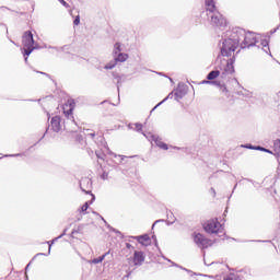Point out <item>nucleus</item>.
I'll return each instance as SVG.
<instances>
[{"mask_svg": "<svg viewBox=\"0 0 280 280\" xmlns=\"http://www.w3.org/2000/svg\"><path fill=\"white\" fill-rule=\"evenodd\" d=\"M84 229L83 225H79L78 229L72 230L71 237H75V233H82V230Z\"/></svg>", "mask_w": 280, "mask_h": 280, "instance_id": "21", "label": "nucleus"}, {"mask_svg": "<svg viewBox=\"0 0 280 280\" xmlns=\"http://www.w3.org/2000/svg\"><path fill=\"white\" fill-rule=\"evenodd\" d=\"M241 46V49H246L249 47H262L265 54H270V46L268 39H260L253 32L246 33V30L242 27H235L229 38L222 42L221 56L226 58L231 57L229 60L221 61L223 69L221 68V78L226 80L229 75L235 73V50Z\"/></svg>", "mask_w": 280, "mask_h": 280, "instance_id": "1", "label": "nucleus"}, {"mask_svg": "<svg viewBox=\"0 0 280 280\" xmlns=\"http://www.w3.org/2000/svg\"><path fill=\"white\" fill-rule=\"evenodd\" d=\"M59 3H61V5H63V8H70L69 3H67V1L65 0H58Z\"/></svg>", "mask_w": 280, "mask_h": 280, "instance_id": "26", "label": "nucleus"}, {"mask_svg": "<svg viewBox=\"0 0 280 280\" xmlns=\"http://www.w3.org/2000/svg\"><path fill=\"white\" fill-rule=\"evenodd\" d=\"M245 148H247V150H255V145H253V144H247Z\"/></svg>", "mask_w": 280, "mask_h": 280, "instance_id": "33", "label": "nucleus"}, {"mask_svg": "<svg viewBox=\"0 0 280 280\" xmlns=\"http://www.w3.org/2000/svg\"><path fill=\"white\" fill-rule=\"evenodd\" d=\"M107 229H109V231H113V233H116L117 235H121V232L110 225L107 226Z\"/></svg>", "mask_w": 280, "mask_h": 280, "instance_id": "24", "label": "nucleus"}, {"mask_svg": "<svg viewBox=\"0 0 280 280\" xmlns=\"http://www.w3.org/2000/svg\"><path fill=\"white\" fill-rule=\"evenodd\" d=\"M114 156H115V159H117V158L119 159V163H124V159H126V156H124V155L117 156V154H115Z\"/></svg>", "mask_w": 280, "mask_h": 280, "instance_id": "29", "label": "nucleus"}, {"mask_svg": "<svg viewBox=\"0 0 280 280\" xmlns=\"http://www.w3.org/2000/svg\"><path fill=\"white\" fill-rule=\"evenodd\" d=\"M135 240L139 242V244H142L143 246H148V242H150V236L148 234H143L140 236H136Z\"/></svg>", "mask_w": 280, "mask_h": 280, "instance_id": "12", "label": "nucleus"}, {"mask_svg": "<svg viewBox=\"0 0 280 280\" xmlns=\"http://www.w3.org/2000/svg\"><path fill=\"white\" fill-rule=\"evenodd\" d=\"M159 222H165V220H158V221H155V222L153 223V225H152V229H154V226H156V224H159Z\"/></svg>", "mask_w": 280, "mask_h": 280, "instance_id": "34", "label": "nucleus"}, {"mask_svg": "<svg viewBox=\"0 0 280 280\" xmlns=\"http://www.w3.org/2000/svg\"><path fill=\"white\" fill-rule=\"evenodd\" d=\"M127 248H132V245L130 243L126 244Z\"/></svg>", "mask_w": 280, "mask_h": 280, "instance_id": "41", "label": "nucleus"}, {"mask_svg": "<svg viewBox=\"0 0 280 280\" xmlns=\"http://www.w3.org/2000/svg\"><path fill=\"white\" fill-rule=\"evenodd\" d=\"M114 80H117V89L119 91V83L121 82V77L115 72H113Z\"/></svg>", "mask_w": 280, "mask_h": 280, "instance_id": "22", "label": "nucleus"}, {"mask_svg": "<svg viewBox=\"0 0 280 280\" xmlns=\"http://www.w3.org/2000/svg\"><path fill=\"white\" fill-rule=\"evenodd\" d=\"M28 267H30V265L26 266V270H27Z\"/></svg>", "mask_w": 280, "mask_h": 280, "instance_id": "53", "label": "nucleus"}, {"mask_svg": "<svg viewBox=\"0 0 280 280\" xmlns=\"http://www.w3.org/2000/svg\"><path fill=\"white\" fill-rule=\"evenodd\" d=\"M119 54H121V43H116L114 45L113 56L115 57Z\"/></svg>", "mask_w": 280, "mask_h": 280, "instance_id": "17", "label": "nucleus"}, {"mask_svg": "<svg viewBox=\"0 0 280 280\" xmlns=\"http://www.w3.org/2000/svg\"><path fill=\"white\" fill-rule=\"evenodd\" d=\"M50 127L54 132H60L62 130V124L60 116H55L50 120Z\"/></svg>", "mask_w": 280, "mask_h": 280, "instance_id": "8", "label": "nucleus"}, {"mask_svg": "<svg viewBox=\"0 0 280 280\" xmlns=\"http://www.w3.org/2000/svg\"><path fill=\"white\" fill-rule=\"evenodd\" d=\"M65 115L70 121H72V124H75V119L73 118V108L65 112Z\"/></svg>", "mask_w": 280, "mask_h": 280, "instance_id": "18", "label": "nucleus"}, {"mask_svg": "<svg viewBox=\"0 0 280 280\" xmlns=\"http://www.w3.org/2000/svg\"><path fill=\"white\" fill-rule=\"evenodd\" d=\"M254 149L258 150L259 152H266V148L260 147V145H256Z\"/></svg>", "mask_w": 280, "mask_h": 280, "instance_id": "27", "label": "nucleus"}, {"mask_svg": "<svg viewBox=\"0 0 280 280\" xmlns=\"http://www.w3.org/2000/svg\"><path fill=\"white\" fill-rule=\"evenodd\" d=\"M265 152H267V154H272V151H270V149H265Z\"/></svg>", "mask_w": 280, "mask_h": 280, "instance_id": "39", "label": "nucleus"}, {"mask_svg": "<svg viewBox=\"0 0 280 280\" xmlns=\"http://www.w3.org/2000/svg\"><path fill=\"white\" fill-rule=\"evenodd\" d=\"M116 62H114V63H107L105 67H104V69H115V67H116Z\"/></svg>", "mask_w": 280, "mask_h": 280, "instance_id": "25", "label": "nucleus"}, {"mask_svg": "<svg viewBox=\"0 0 280 280\" xmlns=\"http://www.w3.org/2000/svg\"><path fill=\"white\" fill-rule=\"evenodd\" d=\"M34 34H32V31L24 32L22 36L24 57L30 56L32 51L36 49V47H34Z\"/></svg>", "mask_w": 280, "mask_h": 280, "instance_id": "3", "label": "nucleus"}, {"mask_svg": "<svg viewBox=\"0 0 280 280\" xmlns=\"http://www.w3.org/2000/svg\"><path fill=\"white\" fill-rule=\"evenodd\" d=\"M37 73H40L42 75H46V78H50V75H49V74H47L46 72L37 71Z\"/></svg>", "mask_w": 280, "mask_h": 280, "instance_id": "35", "label": "nucleus"}, {"mask_svg": "<svg viewBox=\"0 0 280 280\" xmlns=\"http://www.w3.org/2000/svg\"><path fill=\"white\" fill-rule=\"evenodd\" d=\"M133 266H142L143 261H145V254H143V252H135L133 253Z\"/></svg>", "mask_w": 280, "mask_h": 280, "instance_id": "9", "label": "nucleus"}, {"mask_svg": "<svg viewBox=\"0 0 280 280\" xmlns=\"http://www.w3.org/2000/svg\"><path fill=\"white\" fill-rule=\"evenodd\" d=\"M275 32H277V28H275L273 31H271V34H275Z\"/></svg>", "mask_w": 280, "mask_h": 280, "instance_id": "44", "label": "nucleus"}, {"mask_svg": "<svg viewBox=\"0 0 280 280\" xmlns=\"http://www.w3.org/2000/svg\"><path fill=\"white\" fill-rule=\"evenodd\" d=\"M202 84H213L221 91V93H229V89H226V84H224V82L222 81L205 80L202 81Z\"/></svg>", "mask_w": 280, "mask_h": 280, "instance_id": "7", "label": "nucleus"}, {"mask_svg": "<svg viewBox=\"0 0 280 280\" xmlns=\"http://www.w3.org/2000/svg\"><path fill=\"white\" fill-rule=\"evenodd\" d=\"M92 200H95V195H92Z\"/></svg>", "mask_w": 280, "mask_h": 280, "instance_id": "46", "label": "nucleus"}, {"mask_svg": "<svg viewBox=\"0 0 280 280\" xmlns=\"http://www.w3.org/2000/svg\"><path fill=\"white\" fill-rule=\"evenodd\" d=\"M5 156H23V154L18 153V154H11V155H5Z\"/></svg>", "mask_w": 280, "mask_h": 280, "instance_id": "37", "label": "nucleus"}, {"mask_svg": "<svg viewBox=\"0 0 280 280\" xmlns=\"http://www.w3.org/2000/svg\"><path fill=\"white\" fill-rule=\"evenodd\" d=\"M194 242L198 248H209V246H211V241L201 233L195 234Z\"/></svg>", "mask_w": 280, "mask_h": 280, "instance_id": "5", "label": "nucleus"}, {"mask_svg": "<svg viewBox=\"0 0 280 280\" xmlns=\"http://www.w3.org/2000/svg\"><path fill=\"white\" fill-rule=\"evenodd\" d=\"M210 191H211L212 196H215V188H211Z\"/></svg>", "mask_w": 280, "mask_h": 280, "instance_id": "38", "label": "nucleus"}, {"mask_svg": "<svg viewBox=\"0 0 280 280\" xmlns=\"http://www.w3.org/2000/svg\"><path fill=\"white\" fill-rule=\"evenodd\" d=\"M172 97H174V95L172 93H170L163 101H161L152 110H156V108H159V106H161V104H164V102H167L168 100H171Z\"/></svg>", "mask_w": 280, "mask_h": 280, "instance_id": "19", "label": "nucleus"}, {"mask_svg": "<svg viewBox=\"0 0 280 280\" xmlns=\"http://www.w3.org/2000/svg\"><path fill=\"white\" fill-rule=\"evenodd\" d=\"M108 255H110V250L106 252L98 258H93L92 260H90V264H94V265L102 264L106 259V257H108Z\"/></svg>", "mask_w": 280, "mask_h": 280, "instance_id": "13", "label": "nucleus"}, {"mask_svg": "<svg viewBox=\"0 0 280 280\" xmlns=\"http://www.w3.org/2000/svg\"><path fill=\"white\" fill-rule=\"evenodd\" d=\"M85 137H88L90 139H95V132L91 129H86L85 130Z\"/></svg>", "mask_w": 280, "mask_h": 280, "instance_id": "20", "label": "nucleus"}, {"mask_svg": "<svg viewBox=\"0 0 280 280\" xmlns=\"http://www.w3.org/2000/svg\"><path fill=\"white\" fill-rule=\"evenodd\" d=\"M147 139H149V141H154L155 145H158V148H161V150H168L167 143L163 142V140H161V138H159L158 136L154 135H145L143 133Z\"/></svg>", "mask_w": 280, "mask_h": 280, "instance_id": "6", "label": "nucleus"}, {"mask_svg": "<svg viewBox=\"0 0 280 280\" xmlns=\"http://www.w3.org/2000/svg\"><path fill=\"white\" fill-rule=\"evenodd\" d=\"M67 235V229L63 230V232L59 235V238L62 240Z\"/></svg>", "mask_w": 280, "mask_h": 280, "instance_id": "31", "label": "nucleus"}, {"mask_svg": "<svg viewBox=\"0 0 280 280\" xmlns=\"http://www.w3.org/2000/svg\"><path fill=\"white\" fill-rule=\"evenodd\" d=\"M25 62H27V57L24 58Z\"/></svg>", "mask_w": 280, "mask_h": 280, "instance_id": "49", "label": "nucleus"}, {"mask_svg": "<svg viewBox=\"0 0 280 280\" xmlns=\"http://www.w3.org/2000/svg\"><path fill=\"white\" fill-rule=\"evenodd\" d=\"M37 255H45V254L40 253V254H37Z\"/></svg>", "mask_w": 280, "mask_h": 280, "instance_id": "52", "label": "nucleus"}, {"mask_svg": "<svg viewBox=\"0 0 280 280\" xmlns=\"http://www.w3.org/2000/svg\"><path fill=\"white\" fill-rule=\"evenodd\" d=\"M222 230H223L222 224L220 223V221H218V219L210 220L205 225V231L207 233H222Z\"/></svg>", "mask_w": 280, "mask_h": 280, "instance_id": "4", "label": "nucleus"}, {"mask_svg": "<svg viewBox=\"0 0 280 280\" xmlns=\"http://www.w3.org/2000/svg\"><path fill=\"white\" fill-rule=\"evenodd\" d=\"M58 240H60V236H57V237H55L52 241H50L51 242V244H54L55 242H58Z\"/></svg>", "mask_w": 280, "mask_h": 280, "instance_id": "36", "label": "nucleus"}, {"mask_svg": "<svg viewBox=\"0 0 280 280\" xmlns=\"http://www.w3.org/2000/svg\"><path fill=\"white\" fill-rule=\"evenodd\" d=\"M101 218H102L103 222H105V223H106V220H104V218H103V217H101Z\"/></svg>", "mask_w": 280, "mask_h": 280, "instance_id": "48", "label": "nucleus"}, {"mask_svg": "<svg viewBox=\"0 0 280 280\" xmlns=\"http://www.w3.org/2000/svg\"><path fill=\"white\" fill-rule=\"evenodd\" d=\"M219 75H220V70H212L208 73L207 80H210L211 82H213V80H215V78H218Z\"/></svg>", "mask_w": 280, "mask_h": 280, "instance_id": "15", "label": "nucleus"}, {"mask_svg": "<svg viewBox=\"0 0 280 280\" xmlns=\"http://www.w3.org/2000/svg\"><path fill=\"white\" fill-rule=\"evenodd\" d=\"M11 43H13V45H15L14 40H11Z\"/></svg>", "mask_w": 280, "mask_h": 280, "instance_id": "51", "label": "nucleus"}, {"mask_svg": "<svg viewBox=\"0 0 280 280\" xmlns=\"http://www.w3.org/2000/svg\"><path fill=\"white\" fill-rule=\"evenodd\" d=\"M115 62H126L128 60V54L119 52L118 55L114 56Z\"/></svg>", "mask_w": 280, "mask_h": 280, "instance_id": "14", "label": "nucleus"}, {"mask_svg": "<svg viewBox=\"0 0 280 280\" xmlns=\"http://www.w3.org/2000/svg\"><path fill=\"white\" fill-rule=\"evenodd\" d=\"M167 224H174L176 222V217H174V212L170 211L166 213Z\"/></svg>", "mask_w": 280, "mask_h": 280, "instance_id": "16", "label": "nucleus"}, {"mask_svg": "<svg viewBox=\"0 0 280 280\" xmlns=\"http://www.w3.org/2000/svg\"><path fill=\"white\" fill-rule=\"evenodd\" d=\"M174 149H175V150H180V148H178V147H174Z\"/></svg>", "mask_w": 280, "mask_h": 280, "instance_id": "45", "label": "nucleus"}, {"mask_svg": "<svg viewBox=\"0 0 280 280\" xmlns=\"http://www.w3.org/2000/svg\"><path fill=\"white\" fill-rule=\"evenodd\" d=\"M175 100L176 102H179V100H183L185 95H187V90L185 89V85H178V88L175 90Z\"/></svg>", "mask_w": 280, "mask_h": 280, "instance_id": "10", "label": "nucleus"}, {"mask_svg": "<svg viewBox=\"0 0 280 280\" xmlns=\"http://www.w3.org/2000/svg\"><path fill=\"white\" fill-rule=\"evenodd\" d=\"M73 25H80V15H77L74 21H73Z\"/></svg>", "mask_w": 280, "mask_h": 280, "instance_id": "28", "label": "nucleus"}, {"mask_svg": "<svg viewBox=\"0 0 280 280\" xmlns=\"http://www.w3.org/2000/svg\"><path fill=\"white\" fill-rule=\"evenodd\" d=\"M205 5L208 21H210L211 25L219 27L220 30H222V27H226V19H224V16L220 14V11H218L215 1L206 0Z\"/></svg>", "mask_w": 280, "mask_h": 280, "instance_id": "2", "label": "nucleus"}, {"mask_svg": "<svg viewBox=\"0 0 280 280\" xmlns=\"http://www.w3.org/2000/svg\"><path fill=\"white\" fill-rule=\"evenodd\" d=\"M47 244H48V246H49V248H48V254H50V253H51V245H52L54 243H51V241H48Z\"/></svg>", "mask_w": 280, "mask_h": 280, "instance_id": "32", "label": "nucleus"}, {"mask_svg": "<svg viewBox=\"0 0 280 280\" xmlns=\"http://www.w3.org/2000/svg\"><path fill=\"white\" fill-rule=\"evenodd\" d=\"M152 240H154V242H155V246H158V243H156V236H155V235H153V236H152Z\"/></svg>", "mask_w": 280, "mask_h": 280, "instance_id": "40", "label": "nucleus"}, {"mask_svg": "<svg viewBox=\"0 0 280 280\" xmlns=\"http://www.w3.org/2000/svg\"><path fill=\"white\" fill-rule=\"evenodd\" d=\"M224 280H233V278H231V277H228V278H225Z\"/></svg>", "mask_w": 280, "mask_h": 280, "instance_id": "43", "label": "nucleus"}, {"mask_svg": "<svg viewBox=\"0 0 280 280\" xmlns=\"http://www.w3.org/2000/svg\"><path fill=\"white\" fill-rule=\"evenodd\" d=\"M49 49H56V47H51V46H50Z\"/></svg>", "mask_w": 280, "mask_h": 280, "instance_id": "47", "label": "nucleus"}, {"mask_svg": "<svg viewBox=\"0 0 280 280\" xmlns=\"http://www.w3.org/2000/svg\"><path fill=\"white\" fill-rule=\"evenodd\" d=\"M92 185H93V182L89 177H84L80 180V188L82 191H85V194H89L86 189H91Z\"/></svg>", "mask_w": 280, "mask_h": 280, "instance_id": "11", "label": "nucleus"}, {"mask_svg": "<svg viewBox=\"0 0 280 280\" xmlns=\"http://www.w3.org/2000/svg\"><path fill=\"white\" fill-rule=\"evenodd\" d=\"M133 126H135L137 132H141V130H143V125L142 124L136 122Z\"/></svg>", "mask_w": 280, "mask_h": 280, "instance_id": "23", "label": "nucleus"}, {"mask_svg": "<svg viewBox=\"0 0 280 280\" xmlns=\"http://www.w3.org/2000/svg\"><path fill=\"white\" fill-rule=\"evenodd\" d=\"M128 128H129L130 130H132V128H133V127H132V124H129V125H128Z\"/></svg>", "mask_w": 280, "mask_h": 280, "instance_id": "42", "label": "nucleus"}, {"mask_svg": "<svg viewBox=\"0 0 280 280\" xmlns=\"http://www.w3.org/2000/svg\"><path fill=\"white\" fill-rule=\"evenodd\" d=\"M127 277H130V272L127 275Z\"/></svg>", "mask_w": 280, "mask_h": 280, "instance_id": "54", "label": "nucleus"}, {"mask_svg": "<svg viewBox=\"0 0 280 280\" xmlns=\"http://www.w3.org/2000/svg\"><path fill=\"white\" fill-rule=\"evenodd\" d=\"M95 215H100L97 212H93Z\"/></svg>", "mask_w": 280, "mask_h": 280, "instance_id": "50", "label": "nucleus"}, {"mask_svg": "<svg viewBox=\"0 0 280 280\" xmlns=\"http://www.w3.org/2000/svg\"><path fill=\"white\" fill-rule=\"evenodd\" d=\"M89 209V202H85L82 207H81V211L84 212Z\"/></svg>", "mask_w": 280, "mask_h": 280, "instance_id": "30", "label": "nucleus"}]
</instances>
